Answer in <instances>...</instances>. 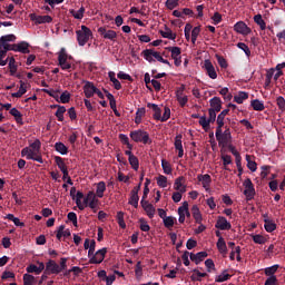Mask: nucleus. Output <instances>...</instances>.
<instances>
[{
  "label": "nucleus",
  "instance_id": "obj_1",
  "mask_svg": "<svg viewBox=\"0 0 285 285\" xmlns=\"http://www.w3.org/2000/svg\"><path fill=\"white\" fill-rule=\"evenodd\" d=\"M215 135L219 148H226L233 144V134L230 132V127L226 126L224 131H216Z\"/></svg>",
  "mask_w": 285,
  "mask_h": 285
},
{
  "label": "nucleus",
  "instance_id": "obj_2",
  "mask_svg": "<svg viewBox=\"0 0 285 285\" xmlns=\"http://www.w3.org/2000/svg\"><path fill=\"white\" fill-rule=\"evenodd\" d=\"M130 139L135 141L136 144H144L145 146L147 144H153V139H150V134L146 130L137 129L129 134Z\"/></svg>",
  "mask_w": 285,
  "mask_h": 285
},
{
  "label": "nucleus",
  "instance_id": "obj_3",
  "mask_svg": "<svg viewBox=\"0 0 285 285\" xmlns=\"http://www.w3.org/2000/svg\"><path fill=\"white\" fill-rule=\"evenodd\" d=\"M217 112L218 111H215L214 109H208V118H206V115L200 117L198 124L199 126H202L205 132H208L210 130V124H215V120L217 119Z\"/></svg>",
  "mask_w": 285,
  "mask_h": 285
},
{
  "label": "nucleus",
  "instance_id": "obj_4",
  "mask_svg": "<svg viewBox=\"0 0 285 285\" xmlns=\"http://www.w3.org/2000/svg\"><path fill=\"white\" fill-rule=\"evenodd\" d=\"M80 28V30L76 31L78 46H86V43H88L92 37V30L85 24H82Z\"/></svg>",
  "mask_w": 285,
  "mask_h": 285
},
{
  "label": "nucleus",
  "instance_id": "obj_5",
  "mask_svg": "<svg viewBox=\"0 0 285 285\" xmlns=\"http://www.w3.org/2000/svg\"><path fill=\"white\" fill-rule=\"evenodd\" d=\"M58 63H59L61 70H70L72 68L75 69V66H72V63L68 62V53H66L65 48H62L59 52Z\"/></svg>",
  "mask_w": 285,
  "mask_h": 285
},
{
  "label": "nucleus",
  "instance_id": "obj_6",
  "mask_svg": "<svg viewBox=\"0 0 285 285\" xmlns=\"http://www.w3.org/2000/svg\"><path fill=\"white\" fill-rule=\"evenodd\" d=\"M243 186L245 187L244 195L247 202H250L255 197V185H253V180L250 178L245 179Z\"/></svg>",
  "mask_w": 285,
  "mask_h": 285
},
{
  "label": "nucleus",
  "instance_id": "obj_7",
  "mask_svg": "<svg viewBox=\"0 0 285 285\" xmlns=\"http://www.w3.org/2000/svg\"><path fill=\"white\" fill-rule=\"evenodd\" d=\"M106 253H108L106 247L97 250L95 255L90 256L89 264H101L106 259Z\"/></svg>",
  "mask_w": 285,
  "mask_h": 285
},
{
  "label": "nucleus",
  "instance_id": "obj_8",
  "mask_svg": "<svg viewBox=\"0 0 285 285\" xmlns=\"http://www.w3.org/2000/svg\"><path fill=\"white\" fill-rule=\"evenodd\" d=\"M98 33L102 39H109V41H115V39H117V31L107 29L106 27H99Z\"/></svg>",
  "mask_w": 285,
  "mask_h": 285
},
{
  "label": "nucleus",
  "instance_id": "obj_9",
  "mask_svg": "<svg viewBox=\"0 0 285 285\" xmlns=\"http://www.w3.org/2000/svg\"><path fill=\"white\" fill-rule=\"evenodd\" d=\"M45 273L47 275H59V273H61V269L59 268V264H57V262L50 259L46 263Z\"/></svg>",
  "mask_w": 285,
  "mask_h": 285
},
{
  "label": "nucleus",
  "instance_id": "obj_10",
  "mask_svg": "<svg viewBox=\"0 0 285 285\" xmlns=\"http://www.w3.org/2000/svg\"><path fill=\"white\" fill-rule=\"evenodd\" d=\"M215 228H217L218 230H230V228H233V225L230 224V222H228V219H226V217L218 216Z\"/></svg>",
  "mask_w": 285,
  "mask_h": 285
},
{
  "label": "nucleus",
  "instance_id": "obj_11",
  "mask_svg": "<svg viewBox=\"0 0 285 285\" xmlns=\"http://www.w3.org/2000/svg\"><path fill=\"white\" fill-rule=\"evenodd\" d=\"M234 30L235 32H237L238 35H250V32H253V30L248 27V24H246V22L244 21H238L234 24Z\"/></svg>",
  "mask_w": 285,
  "mask_h": 285
},
{
  "label": "nucleus",
  "instance_id": "obj_12",
  "mask_svg": "<svg viewBox=\"0 0 285 285\" xmlns=\"http://www.w3.org/2000/svg\"><path fill=\"white\" fill-rule=\"evenodd\" d=\"M31 21H35L36 26H41V23H52V18L50 16H37V13H30Z\"/></svg>",
  "mask_w": 285,
  "mask_h": 285
},
{
  "label": "nucleus",
  "instance_id": "obj_13",
  "mask_svg": "<svg viewBox=\"0 0 285 285\" xmlns=\"http://www.w3.org/2000/svg\"><path fill=\"white\" fill-rule=\"evenodd\" d=\"M30 45L26 41H22L20 43H14L12 51L13 52H21L22 55H30Z\"/></svg>",
  "mask_w": 285,
  "mask_h": 285
},
{
  "label": "nucleus",
  "instance_id": "obj_14",
  "mask_svg": "<svg viewBox=\"0 0 285 285\" xmlns=\"http://www.w3.org/2000/svg\"><path fill=\"white\" fill-rule=\"evenodd\" d=\"M83 92H85V97H87V99H90V97H94L95 92H97V88H96L95 83L91 81H86V83L83 86Z\"/></svg>",
  "mask_w": 285,
  "mask_h": 285
},
{
  "label": "nucleus",
  "instance_id": "obj_15",
  "mask_svg": "<svg viewBox=\"0 0 285 285\" xmlns=\"http://www.w3.org/2000/svg\"><path fill=\"white\" fill-rule=\"evenodd\" d=\"M204 68L210 79L217 78V71L215 70V66H213V62H210V60H205Z\"/></svg>",
  "mask_w": 285,
  "mask_h": 285
},
{
  "label": "nucleus",
  "instance_id": "obj_16",
  "mask_svg": "<svg viewBox=\"0 0 285 285\" xmlns=\"http://www.w3.org/2000/svg\"><path fill=\"white\" fill-rule=\"evenodd\" d=\"M198 181H202L203 184V188H205V190H210V183L213 181V178L210 177V175L205 174L202 175L199 174L197 176Z\"/></svg>",
  "mask_w": 285,
  "mask_h": 285
},
{
  "label": "nucleus",
  "instance_id": "obj_17",
  "mask_svg": "<svg viewBox=\"0 0 285 285\" xmlns=\"http://www.w3.org/2000/svg\"><path fill=\"white\" fill-rule=\"evenodd\" d=\"M210 110H214L216 112H222V98L214 97L209 100Z\"/></svg>",
  "mask_w": 285,
  "mask_h": 285
},
{
  "label": "nucleus",
  "instance_id": "obj_18",
  "mask_svg": "<svg viewBox=\"0 0 285 285\" xmlns=\"http://www.w3.org/2000/svg\"><path fill=\"white\" fill-rule=\"evenodd\" d=\"M147 108H151V110H154V119H156V121H161V108H159L158 105L148 102Z\"/></svg>",
  "mask_w": 285,
  "mask_h": 285
},
{
  "label": "nucleus",
  "instance_id": "obj_19",
  "mask_svg": "<svg viewBox=\"0 0 285 285\" xmlns=\"http://www.w3.org/2000/svg\"><path fill=\"white\" fill-rule=\"evenodd\" d=\"M39 151H35L32 147H24L21 150V157H26V159H35V155H38Z\"/></svg>",
  "mask_w": 285,
  "mask_h": 285
},
{
  "label": "nucleus",
  "instance_id": "obj_20",
  "mask_svg": "<svg viewBox=\"0 0 285 285\" xmlns=\"http://www.w3.org/2000/svg\"><path fill=\"white\" fill-rule=\"evenodd\" d=\"M190 261L195 262V264H202V261L205 257H208V253L206 252H198L197 254H189Z\"/></svg>",
  "mask_w": 285,
  "mask_h": 285
},
{
  "label": "nucleus",
  "instance_id": "obj_21",
  "mask_svg": "<svg viewBox=\"0 0 285 285\" xmlns=\"http://www.w3.org/2000/svg\"><path fill=\"white\" fill-rule=\"evenodd\" d=\"M9 112L12 117H14L17 124L23 126V115L21 114V111H19V109L11 108Z\"/></svg>",
  "mask_w": 285,
  "mask_h": 285
},
{
  "label": "nucleus",
  "instance_id": "obj_22",
  "mask_svg": "<svg viewBox=\"0 0 285 285\" xmlns=\"http://www.w3.org/2000/svg\"><path fill=\"white\" fill-rule=\"evenodd\" d=\"M88 199H89V208H91V210H95L99 205V199H97L95 191L88 193Z\"/></svg>",
  "mask_w": 285,
  "mask_h": 285
},
{
  "label": "nucleus",
  "instance_id": "obj_23",
  "mask_svg": "<svg viewBox=\"0 0 285 285\" xmlns=\"http://www.w3.org/2000/svg\"><path fill=\"white\" fill-rule=\"evenodd\" d=\"M174 188L179 193H186V186L184 185V176L176 178L174 183Z\"/></svg>",
  "mask_w": 285,
  "mask_h": 285
},
{
  "label": "nucleus",
  "instance_id": "obj_24",
  "mask_svg": "<svg viewBox=\"0 0 285 285\" xmlns=\"http://www.w3.org/2000/svg\"><path fill=\"white\" fill-rule=\"evenodd\" d=\"M191 215H193L196 224H202V222H203L202 212L199 210V207L197 205H194L191 207Z\"/></svg>",
  "mask_w": 285,
  "mask_h": 285
},
{
  "label": "nucleus",
  "instance_id": "obj_25",
  "mask_svg": "<svg viewBox=\"0 0 285 285\" xmlns=\"http://www.w3.org/2000/svg\"><path fill=\"white\" fill-rule=\"evenodd\" d=\"M108 77L111 83H114L115 90H121V82L117 79L115 71H109Z\"/></svg>",
  "mask_w": 285,
  "mask_h": 285
},
{
  "label": "nucleus",
  "instance_id": "obj_26",
  "mask_svg": "<svg viewBox=\"0 0 285 285\" xmlns=\"http://www.w3.org/2000/svg\"><path fill=\"white\" fill-rule=\"evenodd\" d=\"M250 106L253 108V110H256L257 112H262L263 110H265V106L264 102L261 101L259 99H254L250 101Z\"/></svg>",
  "mask_w": 285,
  "mask_h": 285
},
{
  "label": "nucleus",
  "instance_id": "obj_27",
  "mask_svg": "<svg viewBox=\"0 0 285 285\" xmlns=\"http://www.w3.org/2000/svg\"><path fill=\"white\" fill-rule=\"evenodd\" d=\"M155 53H157V51L153 49H145L141 52L144 59H146V61H148L149 63H153V61H155V59H153V57H155Z\"/></svg>",
  "mask_w": 285,
  "mask_h": 285
},
{
  "label": "nucleus",
  "instance_id": "obj_28",
  "mask_svg": "<svg viewBox=\"0 0 285 285\" xmlns=\"http://www.w3.org/2000/svg\"><path fill=\"white\" fill-rule=\"evenodd\" d=\"M216 246L223 255H226L228 253V247L226 246V240L224 237L218 238V242L216 243Z\"/></svg>",
  "mask_w": 285,
  "mask_h": 285
},
{
  "label": "nucleus",
  "instance_id": "obj_29",
  "mask_svg": "<svg viewBox=\"0 0 285 285\" xmlns=\"http://www.w3.org/2000/svg\"><path fill=\"white\" fill-rule=\"evenodd\" d=\"M145 116H146V108L145 107L138 108L136 111L135 124L139 126V124H141L142 117Z\"/></svg>",
  "mask_w": 285,
  "mask_h": 285
},
{
  "label": "nucleus",
  "instance_id": "obj_30",
  "mask_svg": "<svg viewBox=\"0 0 285 285\" xmlns=\"http://www.w3.org/2000/svg\"><path fill=\"white\" fill-rule=\"evenodd\" d=\"M104 193H106V183L99 181L97 184L96 196L99 197V199H101L104 197Z\"/></svg>",
  "mask_w": 285,
  "mask_h": 285
},
{
  "label": "nucleus",
  "instance_id": "obj_31",
  "mask_svg": "<svg viewBox=\"0 0 285 285\" xmlns=\"http://www.w3.org/2000/svg\"><path fill=\"white\" fill-rule=\"evenodd\" d=\"M55 161H56L59 170H61V173L68 171V166H66V163L63 161V158H61L60 156H56Z\"/></svg>",
  "mask_w": 285,
  "mask_h": 285
},
{
  "label": "nucleus",
  "instance_id": "obj_32",
  "mask_svg": "<svg viewBox=\"0 0 285 285\" xmlns=\"http://www.w3.org/2000/svg\"><path fill=\"white\" fill-rule=\"evenodd\" d=\"M191 275V282H202V277H208V274L199 272V269H194Z\"/></svg>",
  "mask_w": 285,
  "mask_h": 285
},
{
  "label": "nucleus",
  "instance_id": "obj_33",
  "mask_svg": "<svg viewBox=\"0 0 285 285\" xmlns=\"http://www.w3.org/2000/svg\"><path fill=\"white\" fill-rule=\"evenodd\" d=\"M246 99H248V92L246 91H239L238 95L234 96V101H236V104H244Z\"/></svg>",
  "mask_w": 285,
  "mask_h": 285
},
{
  "label": "nucleus",
  "instance_id": "obj_34",
  "mask_svg": "<svg viewBox=\"0 0 285 285\" xmlns=\"http://www.w3.org/2000/svg\"><path fill=\"white\" fill-rule=\"evenodd\" d=\"M278 269H279V265H273L271 267H266L264 269V273L266 277H275V273H277Z\"/></svg>",
  "mask_w": 285,
  "mask_h": 285
},
{
  "label": "nucleus",
  "instance_id": "obj_35",
  "mask_svg": "<svg viewBox=\"0 0 285 285\" xmlns=\"http://www.w3.org/2000/svg\"><path fill=\"white\" fill-rule=\"evenodd\" d=\"M128 204L130 206H134V208H138L139 206V194H134L132 191H130V198Z\"/></svg>",
  "mask_w": 285,
  "mask_h": 285
},
{
  "label": "nucleus",
  "instance_id": "obj_36",
  "mask_svg": "<svg viewBox=\"0 0 285 285\" xmlns=\"http://www.w3.org/2000/svg\"><path fill=\"white\" fill-rule=\"evenodd\" d=\"M55 150L60 155H66L68 153V147L63 142L59 141L55 144Z\"/></svg>",
  "mask_w": 285,
  "mask_h": 285
},
{
  "label": "nucleus",
  "instance_id": "obj_37",
  "mask_svg": "<svg viewBox=\"0 0 285 285\" xmlns=\"http://www.w3.org/2000/svg\"><path fill=\"white\" fill-rule=\"evenodd\" d=\"M161 168L165 173V175H173V166H170V163L166 159L161 160Z\"/></svg>",
  "mask_w": 285,
  "mask_h": 285
},
{
  "label": "nucleus",
  "instance_id": "obj_38",
  "mask_svg": "<svg viewBox=\"0 0 285 285\" xmlns=\"http://www.w3.org/2000/svg\"><path fill=\"white\" fill-rule=\"evenodd\" d=\"M175 222H177V219L173 216H167L163 220L165 228H168L169 230L173 228V226H175Z\"/></svg>",
  "mask_w": 285,
  "mask_h": 285
},
{
  "label": "nucleus",
  "instance_id": "obj_39",
  "mask_svg": "<svg viewBox=\"0 0 285 285\" xmlns=\"http://www.w3.org/2000/svg\"><path fill=\"white\" fill-rule=\"evenodd\" d=\"M167 50L171 52V59L181 57V48L179 47H168Z\"/></svg>",
  "mask_w": 285,
  "mask_h": 285
},
{
  "label": "nucleus",
  "instance_id": "obj_40",
  "mask_svg": "<svg viewBox=\"0 0 285 285\" xmlns=\"http://www.w3.org/2000/svg\"><path fill=\"white\" fill-rule=\"evenodd\" d=\"M222 161H223L224 170H230V168H228V166H230V164H233V157H230V155H223Z\"/></svg>",
  "mask_w": 285,
  "mask_h": 285
},
{
  "label": "nucleus",
  "instance_id": "obj_41",
  "mask_svg": "<svg viewBox=\"0 0 285 285\" xmlns=\"http://www.w3.org/2000/svg\"><path fill=\"white\" fill-rule=\"evenodd\" d=\"M254 21L257 26H259L261 30H266V21L262 18V14L254 16Z\"/></svg>",
  "mask_w": 285,
  "mask_h": 285
},
{
  "label": "nucleus",
  "instance_id": "obj_42",
  "mask_svg": "<svg viewBox=\"0 0 285 285\" xmlns=\"http://www.w3.org/2000/svg\"><path fill=\"white\" fill-rule=\"evenodd\" d=\"M56 117L58 121H63V115H66V108L61 105H57Z\"/></svg>",
  "mask_w": 285,
  "mask_h": 285
},
{
  "label": "nucleus",
  "instance_id": "obj_43",
  "mask_svg": "<svg viewBox=\"0 0 285 285\" xmlns=\"http://www.w3.org/2000/svg\"><path fill=\"white\" fill-rule=\"evenodd\" d=\"M124 212H118L116 215V219L120 228L126 229V220L124 219Z\"/></svg>",
  "mask_w": 285,
  "mask_h": 285
},
{
  "label": "nucleus",
  "instance_id": "obj_44",
  "mask_svg": "<svg viewBox=\"0 0 285 285\" xmlns=\"http://www.w3.org/2000/svg\"><path fill=\"white\" fill-rule=\"evenodd\" d=\"M81 199H83V193L77 191L76 204H77V207L79 208V210H83L86 208V206L83 204H81Z\"/></svg>",
  "mask_w": 285,
  "mask_h": 285
},
{
  "label": "nucleus",
  "instance_id": "obj_45",
  "mask_svg": "<svg viewBox=\"0 0 285 285\" xmlns=\"http://www.w3.org/2000/svg\"><path fill=\"white\" fill-rule=\"evenodd\" d=\"M246 161H247V168L252 170V173H255L257 170V163H255L250 156H246Z\"/></svg>",
  "mask_w": 285,
  "mask_h": 285
},
{
  "label": "nucleus",
  "instance_id": "obj_46",
  "mask_svg": "<svg viewBox=\"0 0 285 285\" xmlns=\"http://www.w3.org/2000/svg\"><path fill=\"white\" fill-rule=\"evenodd\" d=\"M176 99H177L180 108L186 107V104H188V96L176 94Z\"/></svg>",
  "mask_w": 285,
  "mask_h": 285
},
{
  "label": "nucleus",
  "instance_id": "obj_47",
  "mask_svg": "<svg viewBox=\"0 0 285 285\" xmlns=\"http://www.w3.org/2000/svg\"><path fill=\"white\" fill-rule=\"evenodd\" d=\"M119 139L121 144L127 146L128 150H132V145L130 144V139L126 136V134H120Z\"/></svg>",
  "mask_w": 285,
  "mask_h": 285
},
{
  "label": "nucleus",
  "instance_id": "obj_48",
  "mask_svg": "<svg viewBox=\"0 0 285 285\" xmlns=\"http://www.w3.org/2000/svg\"><path fill=\"white\" fill-rule=\"evenodd\" d=\"M230 274L226 273V271H224L220 275H218L215 279V282H218L219 284H222L223 282H228V279H230Z\"/></svg>",
  "mask_w": 285,
  "mask_h": 285
},
{
  "label": "nucleus",
  "instance_id": "obj_49",
  "mask_svg": "<svg viewBox=\"0 0 285 285\" xmlns=\"http://www.w3.org/2000/svg\"><path fill=\"white\" fill-rule=\"evenodd\" d=\"M58 104H70V92L63 91L59 97Z\"/></svg>",
  "mask_w": 285,
  "mask_h": 285
},
{
  "label": "nucleus",
  "instance_id": "obj_50",
  "mask_svg": "<svg viewBox=\"0 0 285 285\" xmlns=\"http://www.w3.org/2000/svg\"><path fill=\"white\" fill-rule=\"evenodd\" d=\"M139 228L140 230H142V233H148L150 230V225H148V222L146 220V218H140L139 219Z\"/></svg>",
  "mask_w": 285,
  "mask_h": 285
},
{
  "label": "nucleus",
  "instance_id": "obj_51",
  "mask_svg": "<svg viewBox=\"0 0 285 285\" xmlns=\"http://www.w3.org/2000/svg\"><path fill=\"white\" fill-rule=\"evenodd\" d=\"M128 161L131 168H134L135 170H139V158H137V156H131L130 158H128Z\"/></svg>",
  "mask_w": 285,
  "mask_h": 285
},
{
  "label": "nucleus",
  "instance_id": "obj_52",
  "mask_svg": "<svg viewBox=\"0 0 285 285\" xmlns=\"http://www.w3.org/2000/svg\"><path fill=\"white\" fill-rule=\"evenodd\" d=\"M83 12H86V8L81 7L78 11L71 10L70 14H72L75 19H83Z\"/></svg>",
  "mask_w": 285,
  "mask_h": 285
},
{
  "label": "nucleus",
  "instance_id": "obj_53",
  "mask_svg": "<svg viewBox=\"0 0 285 285\" xmlns=\"http://www.w3.org/2000/svg\"><path fill=\"white\" fill-rule=\"evenodd\" d=\"M144 210L147 213V216L149 217V219H153V217H155V213L157 212V209H155V206H153V204L145 206Z\"/></svg>",
  "mask_w": 285,
  "mask_h": 285
},
{
  "label": "nucleus",
  "instance_id": "obj_54",
  "mask_svg": "<svg viewBox=\"0 0 285 285\" xmlns=\"http://www.w3.org/2000/svg\"><path fill=\"white\" fill-rule=\"evenodd\" d=\"M157 184L160 188H167L168 186V178L164 175H160L158 178H157Z\"/></svg>",
  "mask_w": 285,
  "mask_h": 285
},
{
  "label": "nucleus",
  "instance_id": "obj_55",
  "mask_svg": "<svg viewBox=\"0 0 285 285\" xmlns=\"http://www.w3.org/2000/svg\"><path fill=\"white\" fill-rule=\"evenodd\" d=\"M42 92H46V95H49V97H52L56 99V101H59V91L55 89H42Z\"/></svg>",
  "mask_w": 285,
  "mask_h": 285
},
{
  "label": "nucleus",
  "instance_id": "obj_56",
  "mask_svg": "<svg viewBox=\"0 0 285 285\" xmlns=\"http://www.w3.org/2000/svg\"><path fill=\"white\" fill-rule=\"evenodd\" d=\"M135 275L137 279H139L144 275V267H141V261H138L136 264Z\"/></svg>",
  "mask_w": 285,
  "mask_h": 285
},
{
  "label": "nucleus",
  "instance_id": "obj_57",
  "mask_svg": "<svg viewBox=\"0 0 285 285\" xmlns=\"http://www.w3.org/2000/svg\"><path fill=\"white\" fill-rule=\"evenodd\" d=\"M14 63H16V60L14 58L11 57L9 59V70H10L11 77H14V75H17V66Z\"/></svg>",
  "mask_w": 285,
  "mask_h": 285
},
{
  "label": "nucleus",
  "instance_id": "obj_58",
  "mask_svg": "<svg viewBox=\"0 0 285 285\" xmlns=\"http://www.w3.org/2000/svg\"><path fill=\"white\" fill-rule=\"evenodd\" d=\"M199 32H202V28L200 27H195L191 30V43H196L197 42V38L199 37Z\"/></svg>",
  "mask_w": 285,
  "mask_h": 285
},
{
  "label": "nucleus",
  "instance_id": "obj_59",
  "mask_svg": "<svg viewBox=\"0 0 285 285\" xmlns=\"http://www.w3.org/2000/svg\"><path fill=\"white\" fill-rule=\"evenodd\" d=\"M22 279H23V285H35V276L30 274H24Z\"/></svg>",
  "mask_w": 285,
  "mask_h": 285
},
{
  "label": "nucleus",
  "instance_id": "obj_60",
  "mask_svg": "<svg viewBox=\"0 0 285 285\" xmlns=\"http://www.w3.org/2000/svg\"><path fill=\"white\" fill-rule=\"evenodd\" d=\"M265 230L267 233H273V230H275V228H277V225L271 220H265Z\"/></svg>",
  "mask_w": 285,
  "mask_h": 285
},
{
  "label": "nucleus",
  "instance_id": "obj_61",
  "mask_svg": "<svg viewBox=\"0 0 285 285\" xmlns=\"http://www.w3.org/2000/svg\"><path fill=\"white\" fill-rule=\"evenodd\" d=\"M8 41H17V36L14 35H7V36H2L0 38V43H7Z\"/></svg>",
  "mask_w": 285,
  "mask_h": 285
},
{
  "label": "nucleus",
  "instance_id": "obj_62",
  "mask_svg": "<svg viewBox=\"0 0 285 285\" xmlns=\"http://www.w3.org/2000/svg\"><path fill=\"white\" fill-rule=\"evenodd\" d=\"M29 148H32L35 153H41V140L36 139L32 144H30Z\"/></svg>",
  "mask_w": 285,
  "mask_h": 285
},
{
  "label": "nucleus",
  "instance_id": "obj_63",
  "mask_svg": "<svg viewBox=\"0 0 285 285\" xmlns=\"http://www.w3.org/2000/svg\"><path fill=\"white\" fill-rule=\"evenodd\" d=\"M264 285H279V281L277 279V276H269L266 278Z\"/></svg>",
  "mask_w": 285,
  "mask_h": 285
},
{
  "label": "nucleus",
  "instance_id": "obj_64",
  "mask_svg": "<svg viewBox=\"0 0 285 285\" xmlns=\"http://www.w3.org/2000/svg\"><path fill=\"white\" fill-rule=\"evenodd\" d=\"M276 104H277L278 108L282 110V112H284V110H285V99H284V97H282V96L277 97Z\"/></svg>",
  "mask_w": 285,
  "mask_h": 285
}]
</instances>
